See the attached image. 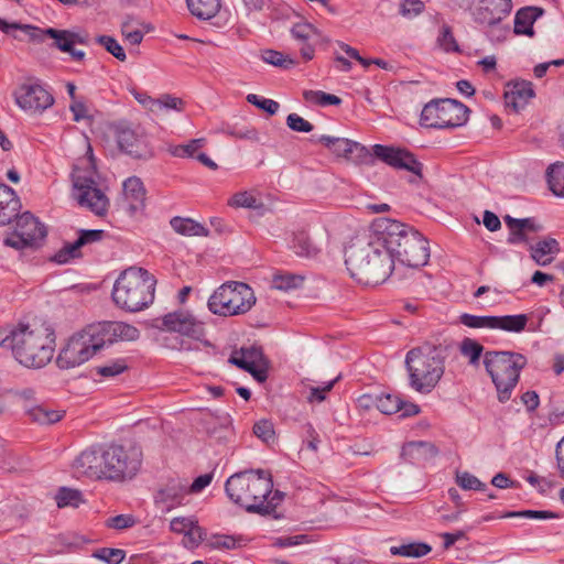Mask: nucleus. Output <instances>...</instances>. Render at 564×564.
Segmentation results:
<instances>
[{
  "label": "nucleus",
  "instance_id": "obj_8",
  "mask_svg": "<svg viewBox=\"0 0 564 564\" xmlns=\"http://www.w3.org/2000/svg\"><path fill=\"white\" fill-rule=\"evenodd\" d=\"M0 30L6 34H13V31L21 30L34 41H43L45 36L53 40V46L61 52L68 53L70 58L76 62L85 59L86 53L75 48V44H88V35L72 30H58L54 28L39 29L28 24L17 22H7L0 19Z\"/></svg>",
  "mask_w": 564,
  "mask_h": 564
},
{
  "label": "nucleus",
  "instance_id": "obj_60",
  "mask_svg": "<svg viewBox=\"0 0 564 564\" xmlns=\"http://www.w3.org/2000/svg\"><path fill=\"white\" fill-rule=\"evenodd\" d=\"M424 8V2L421 0H402L400 4V13L404 18L412 19L421 14Z\"/></svg>",
  "mask_w": 564,
  "mask_h": 564
},
{
  "label": "nucleus",
  "instance_id": "obj_29",
  "mask_svg": "<svg viewBox=\"0 0 564 564\" xmlns=\"http://www.w3.org/2000/svg\"><path fill=\"white\" fill-rule=\"evenodd\" d=\"M21 203L15 192L6 184H0V226L9 224L18 215Z\"/></svg>",
  "mask_w": 564,
  "mask_h": 564
},
{
  "label": "nucleus",
  "instance_id": "obj_54",
  "mask_svg": "<svg viewBox=\"0 0 564 564\" xmlns=\"http://www.w3.org/2000/svg\"><path fill=\"white\" fill-rule=\"evenodd\" d=\"M291 33L293 37H295L299 41H302L303 43L318 36V31L314 25L311 23L302 22L296 23L292 30Z\"/></svg>",
  "mask_w": 564,
  "mask_h": 564
},
{
  "label": "nucleus",
  "instance_id": "obj_38",
  "mask_svg": "<svg viewBox=\"0 0 564 564\" xmlns=\"http://www.w3.org/2000/svg\"><path fill=\"white\" fill-rule=\"evenodd\" d=\"M546 180L552 193L564 197V164H552L546 171Z\"/></svg>",
  "mask_w": 564,
  "mask_h": 564
},
{
  "label": "nucleus",
  "instance_id": "obj_44",
  "mask_svg": "<svg viewBox=\"0 0 564 564\" xmlns=\"http://www.w3.org/2000/svg\"><path fill=\"white\" fill-rule=\"evenodd\" d=\"M206 144V139H192L186 144H178L170 148V153L176 158H196V152Z\"/></svg>",
  "mask_w": 564,
  "mask_h": 564
},
{
  "label": "nucleus",
  "instance_id": "obj_42",
  "mask_svg": "<svg viewBox=\"0 0 564 564\" xmlns=\"http://www.w3.org/2000/svg\"><path fill=\"white\" fill-rule=\"evenodd\" d=\"M459 322L469 328H485V329H495L496 316L491 315H473L468 313H464L459 316Z\"/></svg>",
  "mask_w": 564,
  "mask_h": 564
},
{
  "label": "nucleus",
  "instance_id": "obj_58",
  "mask_svg": "<svg viewBox=\"0 0 564 564\" xmlns=\"http://www.w3.org/2000/svg\"><path fill=\"white\" fill-rule=\"evenodd\" d=\"M270 210L269 198L260 194L249 193V212H253L256 216H262Z\"/></svg>",
  "mask_w": 564,
  "mask_h": 564
},
{
  "label": "nucleus",
  "instance_id": "obj_14",
  "mask_svg": "<svg viewBox=\"0 0 564 564\" xmlns=\"http://www.w3.org/2000/svg\"><path fill=\"white\" fill-rule=\"evenodd\" d=\"M46 236L44 226L29 212L18 217L13 232L4 243L14 249H23L37 245Z\"/></svg>",
  "mask_w": 564,
  "mask_h": 564
},
{
  "label": "nucleus",
  "instance_id": "obj_10",
  "mask_svg": "<svg viewBox=\"0 0 564 564\" xmlns=\"http://www.w3.org/2000/svg\"><path fill=\"white\" fill-rule=\"evenodd\" d=\"M106 480L124 482L133 479L142 465V452L137 446L109 445L106 447Z\"/></svg>",
  "mask_w": 564,
  "mask_h": 564
},
{
  "label": "nucleus",
  "instance_id": "obj_18",
  "mask_svg": "<svg viewBox=\"0 0 564 564\" xmlns=\"http://www.w3.org/2000/svg\"><path fill=\"white\" fill-rule=\"evenodd\" d=\"M106 447H91L82 452L73 463V469L78 476L93 480H106Z\"/></svg>",
  "mask_w": 564,
  "mask_h": 564
},
{
  "label": "nucleus",
  "instance_id": "obj_46",
  "mask_svg": "<svg viewBox=\"0 0 564 564\" xmlns=\"http://www.w3.org/2000/svg\"><path fill=\"white\" fill-rule=\"evenodd\" d=\"M128 369L126 359L118 358L115 360L107 361L106 364L95 368L97 375L105 378H113L124 372Z\"/></svg>",
  "mask_w": 564,
  "mask_h": 564
},
{
  "label": "nucleus",
  "instance_id": "obj_21",
  "mask_svg": "<svg viewBox=\"0 0 564 564\" xmlns=\"http://www.w3.org/2000/svg\"><path fill=\"white\" fill-rule=\"evenodd\" d=\"M106 236L101 229H80L74 242L65 243L52 258L58 264H64L82 257L80 249L87 245L99 242Z\"/></svg>",
  "mask_w": 564,
  "mask_h": 564
},
{
  "label": "nucleus",
  "instance_id": "obj_2",
  "mask_svg": "<svg viewBox=\"0 0 564 564\" xmlns=\"http://www.w3.org/2000/svg\"><path fill=\"white\" fill-rule=\"evenodd\" d=\"M139 337V329L123 322L89 325L69 337L57 355L56 365L61 369H72L88 361L105 346L117 341H134Z\"/></svg>",
  "mask_w": 564,
  "mask_h": 564
},
{
  "label": "nucleus",
  "instance_id": "obj_32",
  "mask_svg": "<svg viewBox=\"0 0 564 564\" xmlns=\"http://www.w3.org/2000/svg\"><path fill=\"white\" fill-rule=\"evenodd\" d=\"M435 455L434 447L423 441L410 442L402 447L401 456L411 464H421Z\"/></svg>",
  "mask_w": 564,
  "mask_h": 564
},
{
  "label": "nucleus",
  "instance_id": "obj_63",
  "mask_svg": "<svg viewBox=\"0 0 564 564\" xmlns=\"http://www.w3.org/2000/svg\"><path fill=\"white\" fill-rule=\"evenodd\" d=\"M286 124L296 132H311L313 130V124L297 113H290L286 118Z\"/></svg>",
  "mask_w": 564,
  "mask_h": 564
},
{
  "label": "nucleus",
  "instance_id": "obj_47",
  "mask_svg": "<svg viewBox=\"0 0 564 564\" xmlns=\"http://www.w3.org/2000/svg\"><path fill=\"white\" fill-rule=\"evenodd\" d=\"M96 42L101 45L108 53L115 56L120 62H124L127 59L126 52L123 47L119 44V42L109 35H98Z\"/></svg>",
  "mask_w": 564,
  "mask_h": 564
},
{
  "label": "nucleus",
  "instance_id": "obj_35",
  "mask_svg": "<svg viewBox=\"0 0 564 564\" xmlns=\"http://www.w3.org/2000/svg\"><path fill=\"white\" fill-rule=\"evenodd\" d=\"M528 321L525 314L496 316L495 329L520 333L525 328Z\"/></svg>",
  "mask_w": 564,
  "mask_h": 564
},
{
  "label": "nucleus",
  "instance_id": "obj_9",
  "mask_svg": "<svg viewBox=\"0 0 564 564\" xmlns=\"http://www.w3.org/2000/svg\"><path fill=\"white\" fill-rule=\"evenodd\" d=\"M89 167L75 166L72 173L73 197L80 207L89 209L97 216H104L109 207V199L97 183V171L89 162Z\"/></svg>",
  "mask_w": 564,
  "mask_h": 564
},
{
  "label": "nucleus",
  "instance_id": "obj_20",
  "mask_svg": "<svg viewBox=\"0 0 564 564\" xmlns=\"http://www.w3.org/2000/svg\"><path fill=\"white\" fill-rule=\"evenodd\" d=\"M162 324L166 330L200 340L205 336L204 324L186 312H173L163 316Z\"/></svg>",
  "mask_w": 564,
  "mask_h": 564
},
{
  "label": "nucleus",
  "instance_id": "obj_7",
  "mask_svg": "<svg viewBox=\"0 0 564 564\" xmlns=\"http://www.w3.org/2000/svg\"><path fill=\"white\" fill-rule=\"evenodd\" d=\"M525 365L527 358L517 352L487 351L484 355V366L496 387L500 402L510 400Z\"/></svg>",
  "mask_w": 564,
  "mask_h": 564
},
{
  "label": "nucleus",
  "instance_id": "obj_51",
  "mask_svg": "<svg viewBox=\"0 0 564 564\" xmlns=\"http://www.w3.org/2000/svg\"><path fill=\"white\" fill-rule=\"evenodd\" d=\"M482 346L476 340L466 338L460 346L462 354L469 359V364L477 365L482 352Z\"/></svg>",
  "mask_w": 564,
  "mask_h": 564
},
{
  "label": "nucleus",
  "instance_id": "obj_26",
  "mask_svg": "<svg viewBox=\"0 0 564 564\" xmlns=\"http://www.w3.org/2000/svg\"><path fill=\"white\" fill-rule=\"evenodd\" d=\"M188 11L193 17L199 21H213V24L221 28L219 13L223 6V0H186Z\"/></svg>",
  "mask_w": 564,
  "mask_h": 564
},
{
  "label": "nucleus",
  "instance_id": "obj_5",
  "mask_svg": "<svg viewBox=\"0 0 564 564\" xmlns=\"http://www.w3.org/2000/svg\"><path fill=\"white\" fill-rule=\"evenodd\" d=\"M380 221L388 223V230L392 237L386 236L388 248L393 251V261L411 268H420L427 263L430 249L427 240L412 227L398 220L380 217Z\"/></svg>",
  "mask_w": 564,
  "mask_h": 564
},
{
  "label": "nucleus",
  "instance_id": "obj_23",
  "mask_svg": "<svg viewBox=\"0 0 564 564\" xmlns=\"http://www.w3.org/2000/svg\"><path fill=\"white\" fill-rule=\"evenodd\" d=\"M186 494V481L181 478H173L170 479L160 489H158L154 495V502L158 508L169 512L172 509L183 505Z\"/></svg>",
  "mask_w": 564,
  "mask_h": 564
},
{
  "label": "nucleus",
  "instance_id": "obj_41",
  "mask_svg": "<svg viewBox=\"0 0 564 564\" xmlns=\"http://www.w3.org/2000/svg\"><path fill=\"white\" fill-rule=\"evenodd\" d=\"M55 500L58 508H77L83 502V495L77 489L62 487L58 489Z\"/></svg>",
  "mask_w": 564,
  "mask_h": 564
},
{
  "label": "nucleus",
  "instance_id": "obj_22",
  "mask_svg": "<svg viewBox=\"0 0 564 564\" xmlns=\"http://www.w3.org/2000/svg\"><path fill=\"white\" fill-rule=\"evenodd\" d=\"M512 10L511 0H480L475 12V21L481 25L496 26Z\"/></svg>",
  "mask_w": 564,
  "mask_h": 564
},
{
  "label": "nucleus",
  "instance_id": "obj_13",
  "mask_svg": "<svg viewBox=\"0 0 564 564\" xmlns=\"http://www.w3.org/2000/svg\"><path fill=\"white\" fill-rule=\"evenodd\" d=\"M247 283L230 281L220 285L209 297L208 308L212 313L220 316H232L243 314Z\"/></svg>",
  "mask_w": 564,
  "mask_h": 564
},
{
  "label": "nucleus",
  "instance_id": "obj_1",
  "mask_svg": "<svg viewBox=\"0 0 564 564\" xmlns=\"http://www.w3.org/2000/svg\"><path fill=\"white\" fill-rule=\"evenodd\" d=\"M388 223L377 218L368 231L355 237L345 249V264L350 276L365 285H378L394 270L393 251L386 236H391Z\"/></svg>",
  "mask_w": 564,
  "mask_h": 564
},
{
  "label": "nucleus",
  "instance_id": "obj_39",
  "mask_svg": "<svg viewBox=\"0 0 564 564\" xmlns=\"http://www.w3.org/2000/svg\"><path fill=\"white\" fill-rule=\"evenodd\" d=\"M303 99L311 106H338L341 104V99L336 95L327 94L322 90H304Z\"/></svg>",
  "mask_w": 564,
  "mask_h": 564
},
{
  "label": "nucleus",
  "instance_id": "obj_11",
  "mask_svg": "<svg viewBox=\"0 0 564 564\" xmlns=\"http://www.w3.org/2000/svg\"><path fill=\"white\" fill-rule=\"evenodd\" d=\"M469 109L454 99L432 100L421 111L420 123L432 129H453L464 126Z\"/></svg>",
  "mask_w": 564,
  "mask_h": 564
},
{
  "label": "nucleus",
  "instance_id": "obj_43",
  "mask_svg": "<svg viewBox=\"0 0 564 564\" xmlns=\"http://www.w3.org/2000/svg\"><path fill=\"white\" fill-rule=\"evenodd\" d=\"M431 546L425 543H409L400 546H392L391 553L404 557H421L431 552Z\"/></svg>",
  "mask_w": 564,
  "mask_h": 564
},
{
  "label": "nucleus",
  "instance_id": "obj_55",
  "mask_svg": "<svg viewBox=\"0 0 564 564\" xmlns=\"http://www.w3.org/2000/svg\"><path fill=\"white\" fill-rule=\"evenodd\" d=\"M508 518H528L533 520H550L557 519L558 516L555 512L547 510H523V511H512L506 514Z\"/></svg>",
  "mask_w": 564,
  "mask_h": 564
},
{
  "label": "nucleus",
  "instance_id": "obj_40",
  "mask_svg": "<svg viewBox=\"0 0 564 564\" xmlns=\"http://www.w3.org/2000/svg\"><path fill=\"white\" fill-rule=\"evenodd\" d=\"M375 406L383 414H394L400 412L402 399L392 393H382L375 399Z\"/></svg>",
  "mask_w": 564,
  "mask_h": 564
},
{
  "label": "nucleus",
  "instance_id": "obj_27",
  "mask_svg": "<svg viewBox=\"0 0 564 564\" xmlns=\"http://www.w3.org/2000/svg\"><path fill=\"white\" fill-rule=\"evenodd\" d=\"M171 531L185 536V545L196 546L203 540V530L193 517H176L170 522Z\"/></svg>",
  "mask_w": 564,
  "mask_h": 564
},
{
  "label": "nucleus",
  "instance_id": "obj_53",
  "mask_svg": "<svg viewBox=\"0 0 564 564\" xmlns=\"http://www.w3.org/2000/svg\"><path fill=\"white\" fill-rule=\"evenodd\" d=\"M249 104L254 105L269 116L275 115L280 109V104L278 101L256 94H249Z\"/></svg>",
  "mask_w": 564,
  "mask_h": 564
},
{
  "label": "nucleus",
  "instance_id": "obj_64",
  "mask_svg": "<svg viewBox=\"0 0 564 564\" xmlns=\"http://www.w3.org/2000/svg\"><path fill=\"white\" fill-rule=\"evenodd\" d=\"M311 539L306 534H299L293 536H280L273 541L274 546L292 547L303 543H310Z\"/></svg>",
  "mask_w": 564,
  "mask_h": 564
},
{
  "label": "nucleus",
  "instance_id": "obj_36",
  "mask_svg": "<svg viewBox=\"0 0 564 564\" xmlns=\"http://www.w3.org/2000/svg\"><path fill=\"white\" fill-rule=\"evenodd\" d=\"M171 227L184 236H206L207 230L203 225L191 218L174 217L170 221Z\"/></svg>",
  "mask_w": 564,
  "mask_h": 564
},
{
  "label": "nucleus",
  "instance_id": "obj_56",
  "mask_svg": "<svg viewBox=\"0 0 564 564\" xmlns=\"http://www.w3.org/2000/svg\"><path fill=\"white\" fill-rule=\"evenodd\" d=\"M158 104L160 108L158 109V115L163 113L167 110H176L182 111L184 108V101L181 98L174 97L172 95L165 94L158 98Z\"/></svg>",
  "mask_w": 564,
  "mask_h": 564
},
{
  "label": "nucleus",
  "instance_id": "obj_19",
  "mask_svg": "<svg viewBox=\"0 0 564 564\" xmlns=\"http://www.w3.org/2000/svg\"><path fill=\"white\" fill-rule=\"evenodd\" d=\"M372 152L377 159L386 164L394 169L406 170L422 177L423 165L409 151L401 148L375 144Z\"/></svg>",
  "mask_w": 564,
  "mask_h": 564
},
{
  "label": "nucleus",
  "instance_id": "obj_30",
  "mask_svg": "<svg viewBox=\"0 0 564 564\" xmlns=\"http://www.w3.org/2000/svg\"><path fill=\"white\" fill-rule=\"evenodd\" d=\"M271 361L263 354L261 347H249V375L259 383L269 378Z\"/></svg>",
  "mask_w": 564,
  "mask_h": 564
},
{
  "label": "nucleus",
  "instance_id": "obj_3",
  "mask_svg": "<svg viewBox=\"0 0 564 564\" xmlns=\"http://www.w3.org/2000/svg\"><path fill=\"white\" fill-rule=\"evenodd\" d=\"M155 285L156 280L149 271L131 267L115 281L112 301L121 310L140 312L153 303Z\"/></svg>",
  "mask_w": 564,
  "mask_h": 564
},
{
  "label": "nucleus",
  "instance_id": "obj_45",
  "mask_svg": "<svg viewBox=\"0 0 564 564\" xmlns=\"http://www.w3.org/2000/svg\"><path fill=\"white\" fill-rule=\"evenodd\" d=\"M303 283V276L290 272L279 273L273 276V288L282 291L297 289Z\"/></svg>",
  "mask_w": 564,
  "mask_h": 564
},
{
  "label": "nucleus",
  "instance_id": "obj_4",
  "mask_svg": "<svg viewBox=\"0 0 564 564\" xmlns=\"http://www.w3.org/2000/svg\"><path fill=\"white\" fill-rule=\"evenodd\" d=\"M14 339L12 355L20 365L40 369L52 360L55 335L50 328L43 326L31 328L29 325L19 324Z\"/></svg>",
  "mask_w": 564,
  "mask_h": 564
},
{
  "label": "nucleus",
  "instance_id": "obj_28",
  "mask_svg": "<svg viewBox=\"0 0 564 564\" xmlns=\"http://www.w3.org/2000/svg\"><path fill=\"white\" fill-rule=\"evenodd\" d=\"M123 196L131 214L144 207L145 188L142 181L137 176H131L123 182Z\"/></svg>",
  "mask_w": 564,
  "mask_h": 564
},
{
  "label": "nucleus",
  "instance_id": "obj_25",
  "mask_svg": "<svg viewBox=\"0 0 564 564\" xmlns=\"http://www.w3.org/2000/svg\"><path fill=\"white\" fill-rule=\"evenodd\" d=\"M534 96L535 93L531 82L516 80L507 85L505 104L514 112H519L527 107Z\"/></svg>",
  "mask_w": 564,
  "mask_h": 564
},
{
  "label": "nucleus",
  "instance_id": "obj_34",
  "mask_svg": "<svg viewBox=\"0 0 564 564\" xmlns=\"http://www.w3.org/2000/svg\"><path fill=\"white\" fill-rule=\"evenodd\" d=\"M531 250L533 260L539 265H546L553 261L554 256L558 252V242L553 238H549L539 241Z\"/></svg>",
  "mask_w": 564,
  "mask_h": 564
},
{
  "label": "nucleus",
  "instance_id": "obj_37",
  "mask_svg": "<svg viewBox=\"0 0 564 564\" xmlns=\"http://www.w3.org/2000/svg\"><path fill=\"white\" fill-rule=\"evenodd\" d=\"M31 419L40 424H54L62 420L65 414L63 410L47 409L42 405H35L28 410Z\"/></svg>",
  "mask_w": 564,
  "mask_h": 564
},
{
  "label": "nucleus",
  "instance_id": "obj_50",
  "mask_svg": "<svg viewBox=\"0 0 564 564\" xmlns=\"http://www.w3.org/2000/svg\"><path fill=\"white\" fill-rule=\"evenodd\" d=\"M456 484L464 490H479L482 491L487 488L486 484L480 481L476 476L468 471L456 474Z\"/></svg>",
  "mask_w": 564,
  "mask_h": 564
},
{
  "label": "nucleus",
  "instance_id": "obj_48",
  "mask_svg": "<svg viewBox=\"0 0 564 564\" xmlns=\"http://www.w3.org/2000/svg\"><path fill=\"white\" fill-rule=\"evenodd\" d=\"M253 434L264 444L271 445L275 442L273 423L269 420H260L253 425Z\"/></svg>",
  "mask_w": 564,
  "mask_h": 564
},
{
  "label": "nucleus",
  "instance_id": "obj_15",
  "mask_svg": "<svg viewBox=\"0 0 564 564\" xmlns=\"http://www.w3.org/2000/svg\"><path fill=\"white\" fill-rule=\"evenodd\" d=\"M286 241L289 250L296 257L315 259L322 253L326 243V231L299 228L289 234Z\"/></svg>",
  "mask_w": 564,
  "mask_h": 564
},
{
  "label": "nucleus",
  "instance_id": "obj_6",
  "mask_svg": "<svg viewBox=\"0 0 564 564\" xmlns=\"http://www.w3.org/2000/svg\"><path fill=\"white\" fill-rule=\"evenodd\" d=\"M405 366L410 387L423 394L430 393L437 386L445 370L441 351L432 345H423L408 351Z\"/></svg>",
  "mask_w": 564,
  "mask_h": 564
},
{
  "label": "nucleus",
  "instance_id": "obj_24",
  "mask_svg": "<svg viewBox=\"0 0 564 564\" xmlns=\"http://www.w3.org/2000/svg\"><path fill=\"white\" fill-rule=\"evenodd\" d=\"M318 141L335 155L347 160L362 161L370 155L366 147L346 138L321 135Z\"/></svg>",
  "mask_w": 564,
  "mask_h": 564
},
{
  "label": "nucleus",
  "instance_id": "obj_33",
  "mask_svg": "<svg viewBox=\"0 0 564 564\" xmlns=\"http://www.w3.org/2000/svg\"><path fill=\"white\" fill-rule=\"evenodd\" d=\"M536 8L528 7L520 9L514 17L513 31L518 35H533V23L541 15Z\"/></svg>",
  "mask_w": 564,
  "mask_h": 564
},
{
  "label": "nucleus",
  "instance_id": "obj_31",
  "mask_svg": "<svg viewBox=\"0 0 564 564\" xmlns=\"http://www.w3.org/2000/svg\"><path fill=\"white\" fill-rule=\"evenodd\" d=\"M225 490L228 498L235 505L242 507L247 510V506H245V499L247 497L246 471H239L231 475L226 481Z\"/></svg>",
  "mask_w": 564,
  "mask_h": 564
},
{
  "label": "nucleus",
  "instance_id": "obj_61",
  "mask_svg": "<svg viewBox=\"0 0 564 564\" xmlns=\"http://www.w3.org/2000/svg\"><path fill=\"white\" fill-rule=\"evenodd\" d=\"M337 381V378L330 381H327L323 383L319 387H312L310 389V394L307 397V401L313 402H323L326 400L327 393L334 388L335 382Z\"/></svg>",
  "mask_w": 564,
  "mask_h": 564
},
{
  "label": "nucleus",
  "instance_id": "obj_52",
  "mask_svg": "<svg viewBox=\"0 0 564 564\" xmlns=\"http://www.w3.org/2000/svg\"><path fill=\"white\" fill-rule=\"evenodd\" d=\"M94 556L107 564H120L126 557V552L121 549L102 547L96 551Z\"/></svg>",
  "mask_w": 564,
  "mask_h": 564
},
{
  "label": "nucleus",
  "instance_id": "obj_49",
  "mask_svg": "<svg viewBox=\"0 0 564 564\" xmlns=\"http://www.w3.org/2000/svg\"><path fill=\"white\" fill-rule=\"evenodd\" d=\"M260 58L268 64H271L273 66H280L283 68H290L295 64L291 57L285 56L282 53L274 50L261 51Z\"/></svg>",
  "mask_w": 564,
  "mask_h": 564
},
{
  "label": "nucleus",
  "instance_id": "obj_59",
  "mask_svg": "<svg viewBox=\"0 0 564 564\" xmlns=\"http://www.w3.org/2000/svg\"><path fill=\"white\" fill-rule=\"evenodd\" d=\"M137 523V519L132 514H118L110 517L106 521L108 528L115 530H124L132 528Z\"/></svg>",
  "mask_w": 564,
  "mask_h": 564
},
{
  "label": "nucleus",
  "instance_id": "obj_16",
  "mask_svg": "<svg viewBox=\"0 0 564 564\" xmlns=\"http://www.w3.org/2000/svg\"><path fill=\"white\" fill-rule=\"evenodd\" d=\"M13 96L15 104L30 113H42L54 105L53 95L39 83L20 85Z\"/></svg>",
  "mask_w": 564,
  "mask_h": 564
},
{
  "label": "nucleus",
  "instance_id": "obj_62",
  "mask_svg": "<svg viewBox=\"0 0 564 564\" xmlns=\"http://www.w3.org/2000/svg\"><path fill=\"white\" fill-rule=\"evenodd\" d=\"M503 220L506 225H516L517 227L521 228L523 231L528 234L541 230V226L538 225L533 218L518 219L507 215L505 216Z\"/></svg>",
  "mask_w": 564,
  "mask_h": 564
},
{
  "label": "nucleus",
  "instance_id": "obj_12",
  "mask_svg": "<svg viewBox=\"0 0 564 564\" xmlns=\"http://www.w3.org/2000/svg\"><path fill=\"white\" fill-rule=\"evenodd\" d=\"M272 475L264 469H249V494L252 502L249 503V512H257L262 516H270L275 511L276 505L281 501L278 491L272 494Z\"/></svg>",
  "mask_w": 564,
  "mask_h": 564
},
{
  "label": "nucleus",
  "instance_id": "obj_17",
  "mask_svg": "<svg viewBox=\"0 0 564 564\" xmlns=\"http://www.w3.org/2000/svg\"><path fill=\"white\" fill-rule=\"evenodd\" d=\"M116 141L121 151L135 159H149L152 151L147 144L145 138L138 133L124 121L117 122L112 126Z\"/></svg>",
  "mask_w": 564,
  "mask_h": 564
},
{
  "label": "nucleus",
  "instance_id": "obj_57",
  "mask_svg": "<svg viewBox=\"0 0 564 564\" xmlns=\"http://www.w3.org/2000/svg\"><path fill=\"white\" fill-rule=\"evenodd\" d=\"M437 44L445 52L458 51V45L448 25L442 26L440 35L437 37Z\"/></svg>",
  "mask_w": 564,
  "mask_h": 564
}]
</instances>
